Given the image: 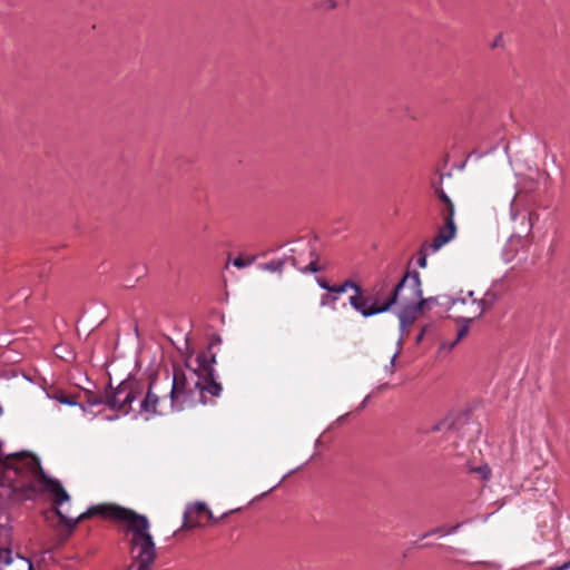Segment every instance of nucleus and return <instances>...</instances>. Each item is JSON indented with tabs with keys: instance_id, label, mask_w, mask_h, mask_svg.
<instances>
[{
	"instance_id": "5",
	"label": "nucleus",
	"mask_w": 570,
	"mask_h": 570,
	"mask_svg": "<svg viewBox=\"0 0 570 570\" xmlns=\"http://www.w3.org/2000/svg\"><path fill=\"white\" fill-rule=\"evenodd\" d=\"M348 301L351 306L364 317L386 312L392 306L390 292H385L384 285L375 286L371 291H363L361 295H352Z\"/></svg>"
},
{
	"instance_id": "19",
	"label": "nucleus",
	"mask_w": 570,
	"mask_h": 570,
	"mask_svg": "<svg viewBox=\"0 0 570 570\" xmlns=\"http://www.w3.org/2000/svg\"><path fill=\"white\" fill-rule=\"evenodd\" d=\"M529 232L533 228L534 224L539 220V214L534 210L528 214Z\"/></svg>"
},
{
	"instance_id": "16",
	"label": "nucleus",
	"mask_w": 570,
	"mask_h": 570,
	"mask_svg": "<svg viewBox=\"0 0 570 570\" xmlns=\"http://www.w3.org/2000/svg\"><path fill=\"white\" fill-rule=\"evenodd\" d=\"M337 301V296L336 295H332L330 292L326 293V294H323L321 296V306H332V308H335V303Z\"/></svg>"
},
{
	"instance_id": "17",
	"label": "nucleus",
	"mask_w": 570,
	"mask_h": 570,
	"mask_svg": "<svg viewBox=\"0 0 570 570\" xmlns=\"http://www.w3.org/2000/svg\"><path fill=\"white\" fill-rule=\"evenodd\" d=\"M343 286H344L345 291H347L348 288H353L355 291L354 295H361L363 293L362 287L358 284H356L353 281H351V279H346L343 283Z\"/></svg>"
},
{
	"instance_id": "26",
	"label": "nucleus",
	"mask_w": 570,
	"mask_h": 570,
	"mask_svg": "<svg viewBox=\"0 0 570 570\" xmlns=\"http://www.w3.org/2000/svg\"><path fill=\"white\" fill-rule=\"evenodd\" d=\"M206 518L212 521L213 523L218 522L219 519L215 518L212 513V511L208 509V512H206Z\"/></svg>"
},
{
	"instance_id": "32",
	"label": "nucleus",
	"mask_w": 570,
	"mask_h": 570,
	"mask_svg": "<svg viewBox=\"0 0 570 570\" xmlns=\"http://www.w3.org/2000/svg\"><path fill=\"white\" fill-rule=\"evenodd\" d=\"M267 268L271 269V271H275V268L273 267L272 264L267 265Z\"/></svg>"
},
{
	"instance_id": "12",
	"label": "nucleus",
	"mask_w": 570,
	"mask_h": 570,
	"mask_svg": "<svg viewBox=\"0 0 570 570\" xmlns=\"http://www.w3.org/2000/svg\"><path fill=\"white\" fill-rule=\"evenodd\" d=\"M86 401L90 405L105 404V405L108 406V397H107L106 390L102 391V392H91V391H88L86 393Z\"/></svg>"
},
{
	"instance_id": "15",
	"label": "nucleus",
	"mask_w": 570,
	"mask_h": 570,
	"mask_svg": "<svg viewBox=\"0 0 570 570\" xmlns=\"http://www.w3.org/2000/svg\"><path fill=\"white\" fill-rule=\"evenodd\" d=\"M454 429V421L451 417H446L443 421L435 424L432 431H444L450 432Z\"/></svg>"
},
{
	"instance_id": "1",
	"label": "nucleus",
	"mask_w": 570,
	"mask_h": 570,
	"mask_svg": "<svg viewBox=\"0 0 570 570\" xmlns=\"http://www.w3.org/2000/svg\"><path fill=\"white\" fill-rule=\"evenodd\" d=\"M94 515H100L127 525V531L131 533L129 540L131 563L125 570H151L157 551L149 531L150 523L147 517L116 503L92 505L76 518L68 517L67 513L58 511L60 523L66 527V530L59 533L60 540L62 542L68 540L79 522Z\"/></svg>"
},
{
	"instance_id": "34",
	"label": "nucleus",
	"mask_w": 570,
	"mask_h": 570,
	"mask_svg": "<svg viewBox=\"0 0 570 570\" xmlns=\"http://www.w3.org/2000/svg\"><path fill=\"white\" fill-rule=\"evenodd\" d=\"M563 564H569V569H570V560L564 562Z\"/></svg>"
},
{
	"instance_id": "2",
	"label": "nucleus",
	"mask_w": 570,
	"mask_h": 570,
	"mask_svg": "<svg viewBox=\"0 0 570 570\" xmlns=\"http://www.w3.org/2000/svg\"><path fill=\"white\" fill-rule=\"evenodd\" d=\"M222 391L223 386L217 381L205 382L196 371L187 375L180 367L174 366L170 407L174 411H183L198 403L207 404V395L218 397Z\"/></svg>"
},
{
	"instance_id": "3",
	"label": "nucleus",
	"mask_w": 570,
	"mask_h": 570,
	"mask_svg": "<svg viewBox=\"0 0 570 570\" xmlns=\"http://www.w3.org/2000/svg\"><path fill=\"white\" fill-rule=\"evenodd\" d=\"M435 298H423L421 278L417 272H407L390 291V303L400 306L399 320L402 327L411 326Z\"/></svg>"
},
{
	"instance_id": "21",
	"label": "nucleus",
	"mask_w": 570,
	"mask_h": 570,
	"mask_svg": "<svg viewBox=\"0 0 570 570\" xmlns=\"http://www.w3.org/2000/svg\"><path fill=\"white\" fill-rule=\"evenodd\" d=\"M328 292L332 295H337V294L345 293L346 291H345L343 284H341V285H332Z\"/></svg>"
},
{
	"instance_id": "11",
	"label": "nucleus",
	"mask_w": 570,
	"mask_h": 570,
	"mask_svg": "<svg viewBox=\"0 0 570 570\" xmlns=\"http://www.w3.org/2000/svg\"><path fill=\"white\" fill-rule=\"evenodd\" d=\"M154 383H150L149 389L140 403V412L147 413L148 415L164 414L158 407L160 404L159 396L153 391Z\"/></svg>"
},
{
	"instance_id": "6",
	"label": "nucleus",
	"mask_w": 570,
	"mask_h": 570,
	"mask_svg": "<svg viewBox=\"0 0 570 570\" xmlns=\"http://www.w3.org/2000/svg\"><path fill=\"white\" fill-rule=\"evenodd\" d=\"M491 304V301L485 297H476L473 291L466 293L461 291L460 295L452 299L449 309L456 318L463 322H472L490 308Z\"/></svg>"
},
{
	"instance_id": "24",
	"label": "nucleus",
	"mask_w": 570,
	"mask_h": 570,
	"mask_svg": "<svg viewBox=\"0 0 570 570\" xmlns=\"http://www.w3.org/2000/svg\"><path fill=\"white\" fill-rule=\"evenodd\" d=\"M502 41H503V38L501 35H499L495 40L493 41L492 43V48H497V47H500L502 46Z\"/></svg>"
},
{
	"instance_id": "10",
	"label": "nucleus",
	"mask_w": 570,
	"mask_h": 570,
	"mask_svg": "<svg viewBox=\"0 0 570 570\" xmlns=\"http://www.w3.org/2000/svg\"><path fill=\"white\" fill-rule=\"evenodd\" d=\"M206 512H208V508L205 503L197 502L189 505L184 513L183 528L190 529L200 527L203 518H206Z\"/></svg>"
},
{
	"instance_id": "27",
	"label": "nucleus",
	"mask_w": 570,
	"mask_h": 570,
	"mask_svg": "<svg viewBox=\"0 0 570 570\" xmlns=\"http://www.w3.org/2000/svg\"><path fill=\"white\" fill-rule=\"evenodd\" d=\"M219 343H220V337L215 335V336L212 338V342H210V344H209V347H208V348H209V350H212V347H213L214 345H217V344H219Z\"/></svg>"
},
{
	"instance_id": "18",
	"label": "nucleus",
	"mask_w": 570,
	"mask_h": 570,
	"mask_svg": "<svg viewBox=\"0 0 570 570\" xmlns=\"http://www.w3.org/2000/svg\"><path fill=\"white\" fill-rule=\"evenodd\" d=\"M253 262H254V258L245 259V258L239 256V257L234 259L233 264L237 268H244V267L249 266Z\"/></svg>"
},
{
	"instance_id": "28",
	"label": "nucleus",
	"mask_w": 570,
	"mask_h": 570,
	"mask_svg": "<svg viewBox=\"0 0 570 570\" xmlns=\"http://www.w3.org/2000/svg\"><path fill=\"white\" fill-rule=\"evenodd\" d=\"M549 570H569V564H562L560 567L551 568Z\"/></svg>"
},
{
	"instance_id": "4",
	"label": "nucleus",
	"mask_w": 570,
	"mask_h": 570,
	"mask_svg": "<svg viewBox=\"0 0 570 570\" xmlns=\"http://www.w3.org/2000/svg\"><path fill=\"white\" fill-rule=\"evenodd\" d=\"M431 186L439 200V214L443 220V225L431 242L423 244L422 252L430 250L431 253H435L456 235V225L454 223L455 205L442 187V177L438 180H433Z\"/></svg>"
},
{
	"instance_id": "31",
	"label": "nucleus",
	"mask_w": 570,
	"mask_h": 570,
	"mask_svg": "<svg viewBox=\"0 0 570 570\" xmlns=\"http://www.w3.org/2000/svg\"><path fill=\"white\" fill-rule=\"evenodd\" d=\"M431 533H442V530L441 529H435Z\"/></svg>"
},
{
	"instance_id": "7",
	"label": "nucleus",
	"mask_w": 570,
	"mask_h": 570,
	"mask_svg": "<svg viewBox=\"0 0 570 570\" xmlns=\"http://www.w3.org/2000/svg\"><path fill=\"white\" fill-rule=\"evenodd\" d=\"M106 392L108 407L127 414L131 410L132 401L136 400L138 395L142 394V386L135 380H126L115 390L109 386L106 389Z\"/></svg>"
},
{
	"instance_id": "8",
	"label": "nucleus",
	"mask_w": 570,
	"mask_h": 570,
	"mask_svg": "<svg viewBox=\"0 0 570 570\" xmlns=\"http://www.w3.org/2000/svg\"><path fill=\"white\" fill-rule=\"evenodd\" d=\"M0 570H33L29 559L16 553L10 549L0 548Z\"/></svg>"
},
{
	"instance_id": "23",
	"label": "nucleus",
	"mask_w": 570,
	"mask_h": 570,
	"mask_svg": "<svg viewBox=\"0 0 570 570\" xmlns=\"http://www.w3.org/2000/svg\"><path fill=\"white\" fill-rule=\"evenodd\" d=\"M324 7L327 9V10H333L336 8V1L335 0H325L324 1Z\"/></svg>"
},
{
	"instance_id": "14",
	"label": "nucleus",
	"mask_w": 570,
	"mask_h": 570,
	"mask_svg": "<svg viewBox=\"0 0 570 570\" xmlns=\"http://www.w3.org/2000/svg\"><path fill=\"white\" fill-rule=\"evenodd\" d=\"M312 259L311 262L302 269L303 273H316L320 271H323L325 266L318 265V257L317 255L312 252L311 253Z\"/></svg>"
},
{
	"instance_id": "30",
	"label": "nucleus",
	"mask_w": 570,
	"mask_h": 570,
	"mask_svg": "<svg viewBox=\"0 0 570 570\" xmlns=\"http://www.w3.org/2000/svg\"><path fill=\"white\" fill-rule=\"evenodd\" d=\"M458 528H459V524L454 525V527L451 529V531H449V533L454 532Z\"/></svg>"
},
{
	"instance_id": "22",
	"label": "nucleus",
	"mask_w": 570,
	"mask_h": 570,
	"mask_svg": "<svg viewBox=\"0 0 570 570\" xmlns=\"http://www.w3.org/2000/svg\"><path fill=\"white\" fill-rule=\"evenodd\" d=\"M316 282H317V284H318L322 288L326 289L327 292L330 291V288H331V286H332V285H331L326 279H324V278H317V279H316Z\"/></svg>"
},
{
	"instance_id": "9",
	"label": "nucleus",
	"mask_w": 570,
	"mask_h": 570,
	"mask_svg": "<svg viewBox=\"0 0 570 570\" xmlns=\"http://www.w3.org/2000/svg\"><path fill=\"white\" fill-rule=\"evenodd\" d=\"M216 362V355L208 348L197 355L198 368L195 370L197 375L205 382L216 381L213 364Z\"/></svg>"
},
{
	"instance_id": "33",
	"label": "nucleus",
	"mask_w": 570,
	"mask_h": 570,
	"mask_svg": "<svg viewBox=\"0 0 570 570\" xmlns=\"http://www.w3.org/2000/svg\"><path fill=\"white\" fill-rule=\"evenodd\" d=\"M395 357H396V354H394V355L392 356V361H391V362H392V364L394 363Z\"/></svg>"
},
{
	"instance_id": "20",
	"label": "nucleus",
	"mask_w": 570,
	"mask_h": 570,
	"mask_svg": "<svg viewBox=\"0 0 570 570\" xmlns=\"http://www.w3.org/2000/svg\"><path fill=\"white\" fill-rule=\"evenodd\" d=\"M60 403L68 404V405H75L76 402L70 395L61 394L56 397Z\"/></svg>"
},
{
	"instance_id": "29",
	"label": "nucleus",
	"mask_w": 570,
	"mask_h": 570,
	"mask_svg": "<svg viewBox=\"0 0 570 570\" xmlns=\"http://www.w3.org/2000/svg\"><path fill=\"white\" fill-rule=\"evenodd\" d=\"M423 336H424V331H422L417 337H416V343H420L422 340H423Z\"/></svg>"
},
{
	"instance_id": "13",
	"label": "nucleus",
	"mask_w": 570,
	"mask_h": 570,
	"mask_svg": "<svg viewBox=\"0 0 570 570\" xmlns=\"http://www.w3.org/2000/svg\"><path fill=\"white\" fill-rule=\"evenodd\" d=\"M469 323L470 322H464L463 325H461L459 327V330L456 332L455 340L450 342V343L444 342L442 344V347H448L449 350H453L455 347V345L468 335V333H469Z\"/></svg>"
},
{
	"instance_id": "25",
	"label": "nucleus",
	"mask_w": 570,
	"mask_h": 570,
	"mask_svg": "<svg viewBox=\"0 0 570 570\" xmlns=\"http://www.w3.org/2000/svg\"><path fill=\"white\" fill-rule=\"evenodd\" d=\"M417 264L422 268H424L426 266V253L419 258Z\"/></svg>"
}]
</instances>
